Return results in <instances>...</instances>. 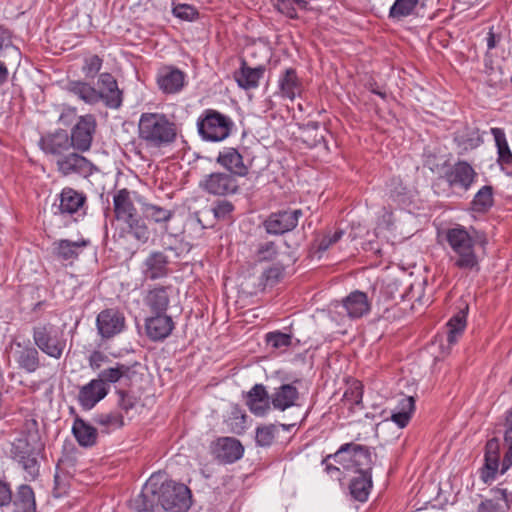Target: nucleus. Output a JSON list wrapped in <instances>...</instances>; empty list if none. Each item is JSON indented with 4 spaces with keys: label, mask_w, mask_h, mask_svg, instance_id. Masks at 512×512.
Instances as JSON below:
<instances>
[{
    "label": "nucleus",
    "mask_w": 512,
    "mask_h": 512,
    "mask_svg": "<svg viewBox=\"0 0 512 512\" xmlns=\"http://www.w3.org/2000/svg\"><path fill=\"white\" fill-rule=\"evenodd\" d=\"M445 239L451 249L450 261L455 268L465 273L480 271L478 249L484 250L488 244L485 232L456 225L446 230Z\"/></svg>",
    "instance_id": "f257e3e1"
},
{
    "label": "nucleus",
    "mask_w": 512,
    "mask_h": 512,
    "mask_svg": "<svg viewBox=\"0 0 512 512\" xmlns=\"http://www.w3.org/2000/svg\"><path fill=\"white\" fill-rule=\"evenodd\" d=\"M175 122L164 113H142L138 123V138L146 148L160 149L171 145L177 138Z\"/></svg>",
    "instance_id": "f03ea898"
},
{
    "label": "nucleus",
    "mask_w": 512,
    "mask_h": 512,
    "mask_svg": "<svg viewBox=\"0 0 512 512\" xmlns=\"http://www.w3.org/2000/svg\"><path fill=\"white\" fill-rule=\"evenodd\" d=\"M43 445L40 442L38 433L22 434L12 443L11 456L25 471V479L34 481L40 473L38 456Z\"/></svg>",
    "instance_id": "7ed1b4c3"
},
{
    "label": "nucleus",
    "mask_w": 512,
    "mask_h": 512,
    "mask_svg": "<svg viewBox=\"0 0 512 512\" xmlns=\"http://www.w3.org/2000/svg\"><path fill=\"white\" fill-rule=\"evenodd\" d=\"M233 127V120L215 109L204 110L197 120L199 135L209 142H221L227 139Z\"/></svg>",
    "instance_id": "20e7f679"
},
{
    "label": "nucleus",
    "mask_w": 512,
    "mask_h": 512,
    "mask_svg": "<svg viewBox=\"0 0 512 512\" xmlns=\"http://www.w3.org/2000/svg\"><path fill=\"white\" fill-rule=\"evenodd\" d=\"M333 456L344 469H354L356 473H371L374 465L370 448L353 442L341 445Z\"/></svg>",
    "instance_id": "39448f33"
},
{
    "label": "nucleus",
    "mask_w": 512,
    "mask_h": 512,
    "mask_svg": "<svg viewBox=\"0 0 512 512\" xmlns=\"http://www.w3.org/2000/svg\"><path fill=\"white\" fill-rule=\"evenodd\" d=\"M160 506L165 511L186 512L191 504L190 489L174 481L163 482L160 486Z\"/></svg>",
    "instance_id": "423d86ee"
},
{
    "label": "nucleus",
    "mask_w": 512,
    "mask_h": 512,
    "mask_svg": "<svg viewBox=\"0 0 512 512\" xmlns=\"http://www.w3.org/2000/svg\"><path fill=\"white\" fill-rule=\"evenodd\" d=\"M33 341L39 350L54 359H60L66 348L63 334L50 323L33 328Z\"/></svg>",
    "instance_id": "0eeeda50"
},
{
    "label": "nucleus",
    "mask_w": 512,
    "mask_h": 512,
    "mask_svg": "<svg viewBox=\"0 0 512 512\" xmlns=\"http://www.w3.org/2000/svg\"><path fill=\"white\" fill-rule=\"evenodd\" d=\"M303 216L301 209H283L272 212L264 221L263 227L270 235H283L294 230Z\"/></svg>",
    "instance_id": "6e6552de"
},
{
    "label": "nucleus",
    "mask_w": 512,
    "mask_h": 512,
    "mask_svg": "<svg viewBox=\"0 0 512 512\" xmlns=\"http://www.w3.org/2000/svg\"><path fill=\"white\" fill-rule=\"evenodd\" d=\"M76 150H70L64 156L56 160L57 171L64 177L79 175L87 178L96 170L95 165Z\"/></svg>",
    "instance_id": "1a4fd4ad"
},
{
    "label": "nucleus",
    "mask_w": 512,
    "mask_h": 512,
    "mask_svg": "<svg viewBox=\"0 0 512 512\" xmlns=\"http://www.w3.org/2000/svg\"><path fill=\"white\" fill-rule=\"evenodd\" d=\"M199 187L214 196L233 195L239 190L237 178L227 172H213L206 175L200 181Z\"/></svg>",
    "instance_id": "9d476101"
},
{
    "label": "nucleus",
    "mask_w": 512,
    "mask_h": 512,
    "mask_svg": "<svg viewBox=\"0 0 512 512\" xmlns=\"http://www.w3.org/2000/svg\"><path fill=\"white\" fill-rule=\"evenodd\" d=\"M97 122L93 114L80 116L69 135L73 149L79 152L90 150Z\"/></svg>",
    "instance_id": "9b49d317"
},
{
    "label": "nucleus",
    "mask_w": 512,
    "mask_h": 512,
    "mask_svg": "<svg viewBox=\"0 0 512 512\" xmlns=\"http://www.w3.org/2000/svg\"><path fill=\"white\" fill-rule=\"evenodd\" d=\"M96 328L98 335L104 339H111L126 328V318L117 308H106L96 317Z\"/></svg>",
    "instance_id": "f8f14e48"
},
{
    "label": "nucleus",
    "mask_w": 512,
    "mask_h": 512,
    "mask_svg": "<svg viewBox=\"0 0 512 512\" xmlns=\"http://www.w3.org/2000/svg\"><path fill=\"white\" fill-rule=\"evenodd\" d=\"M39 147L45 154L53 156L55 161L59 160L60 157L70 150H74L69 134L64 129H57L54 132L41 136Z\"/></svg>",
    "instance_id": "ddd939ff"
},
{
    "label": "nucleus",
    "mask_w": 512,
    "mask_h": 512,
    "mask_svg": "<svg viewBox=\"0 0 512 512\" xmlns=\"http://www.w3.org/2000/svg\"><path fill=\"white\" fill-rule=\"evenodd\" d=\"M500 441L493 437L486 442L484 449V464L479 470L480 479L490 485L500 472Z\"/></svg>",
    "instance_id": "4468645a"
},
{
    "label": "nucleus",
    "mask_w": 512,
    "mask_h": 512,
    "mask_svg": "<svg viewBox=\"0 0 512 512\" xmlns=\"http://www.w3.org/2000/svg\"><path fill=\"white\" fill-rule=\"evenodd\" d=\"M476 177L477 173L466 161H458L454 165H450L443 176L451 188H459L464 191L470 189Z\"/></svg>",
    "instance_id": "2eb2a0df"
},
{
    "label": "nucleus",
    "mask_w": 512,
    "mask_h": 512,
    "mask_svg": "<svg viewBox=\"0 0 512 512\" xmlns=\"http://www.w3.org/2000/svg\"><path fill=\"white\" fill-rule=\"evenodd\" d=\"M97 90L98 103L102 101L106 107L118 109L123 102V93L118 88V84L114 76L110 73H101L98 78Z\"/></svg>",
    "instance_id": "dca6fc26"
},
{
    "label": "nucleus",
    "mask_w": 512,
    "mask_h": 512,
    "mask_svg": "<svg viewBox=\"0 0 512 512\" xmlns=\"http://www.w3.org/2000/svg\"><path fill=\"white\" fill-rule=\"evenodd\" d=\"M169 258L161 251H152L144 259L141 265V272L145 280L155 281L168 276Z\"/></svg>",
    "instance_id": "f3484780"
},
{
    "label": "nucleus",
    "mask_w": 512,
    "mask_h": 512,
    "mask_svg": "<svg viewBox=\"0 0 512 512\" xmlns=\"http://www.w3.org/2000/svg\"><path fill=\"white\" fill-rule=\"evenodd\" d=\"M175 324L166 313H153L145 319V331L147 337L154 341H163L174 330Z\"/></svg>",
    "instance_id": "a211bd4d"
},
{
    "label": "nucleus",
    "mask_w": 512,
    "mask_h": 512,
    "mask_svg": "<svg viewBox=\"0 0 512 512\" xmlns=\"http://www.w3.org/2000/svg\"><path fill=\"white\" fill-rule=\"evenodd\" d=\"M186 75L173 66L163 67L157 75V84L164 94L179 93L185 86Z\"/></svg>",
    "instance_id": "6ab92c4d"
},
{
    "label": "nucleus",
    "mask_w": 512,
    "mask_h": 512,
    "mask_svg": "<svg viewBox=\"0 0 512 512\" xmlns=\"http://www.w3.org/2000/svg\"><path fill=\"white\" fill-rule=\"evenodd\" d=\"M109 387L104 386L101 380L92 379L79 389L77 400L83 410H91L98 402L106 397Z\"/></svg>",
    "instance_id": "aec40b11"
},
{
    "label": "nucleus",
    "mask_w": 512,
    "mask_h": 512,
    "mask_svg": "<svg viewBox=\"0 0 512 512\" xmlns=\"http://www.w3.org/2000/svg\"><path fill=\"white\" fill-rule=\"evenodd\" d=\"M304 90L302 80L299 78L296 69L286 68L279 76L277 94L293 101L296 97L301 96Z\"/></svg>",
    "instance_id": "412c9836"
},
{
    "label": "nucleus",
    "mask_w": 512,
    "mask_h": 512,
    "mask_svg": "<svg viewBox=\"0 0 512 512\" xmlns=\"http://www.w3.org/2000/svg\"><path fill=\"white\" fill-rule=\"evenodd\" d=\"M246 405L257 417L265 416L271 407V398L263 384H255L246 395Z\"/></svg>",
    "instance_id": "4be33fe9"
},
{
    "label": "nucleus",
    "mask_w": 512,
    "mask_h": 512,
    "mask_svg": "<svg viewBox=\"0 0 512 512\" xmlns=\"http://www.w3.org/2000/svg\"><path fill=\"white\" fill-rule=\"evenodd\" d=\"M216 162L235 178L237 176L244 177L249 172L248 167L244 164L243 156L233 147H226L219 152Z\"/></svg>",
    "instance_id": "5701e85b"
},
{
    "label": "nucleus",
    "mask_w": 512,
    "mask_h": 512,
    "mask_svg": "<svg viewBox=\"0 0 512 512\" xmlns=\"http://www.w3.org/2000/svg\"><path fill=\"white\" fill-rule=\"evenodd\" d=\"M57 212L59 214L73 215L77 213L86 203L87 197L83 192H79L72 187H65L60 192Z\"/></svg>",
    "instance_id": "b1692460"
},
{
    "label": "nucleus",
    "mask_w": 512,
    "mask_h": 512,
    "mask_svg": "<svg viewBox=\"0 0 512 512\" xmlns=\"http://www.w3.org/2000/svg\"><path fill=\"white\" fill-rule=\"evenodd\" d=\"M90 244L87 239L71 241L68 239H60L52 244V254L57 259L63 261H74L77 259L82 250Z\"/></svg>",
    "instance_id": "393cba45"
},
{
    "label": "nucleus",
    "mask_w": 512,
    "mask_h": 512,
    "mask_svg": "<svg viewBox=\"0 0 512 512\" xmlns=\"http://www.w3.org/2000/svg\"><path fill=\"white\" fill-rule=\"evenodd\" d=\"M342 306L351 319H358L370 312L371 303L366 293L355 290L342 300Z\"/></svg>",
    "instance_id": "a878e982"
},
{
    "label": "nucleus",
    "mask_w": 512,
    "mask_h": 512,
    "mask_svg": "<svg viewBox=\"0 0 512 512\" xmlns=\"http://www.w3.org/2000/svg\"><path fill=\"white\" fill-rule=\"evenodd\" d=\"M153 477L143 491L133 500V506L138 512H155L160 506V489L154 488Z\"/></svg>",
    "instance_id": "bb28decb"
},
{
    "label": "nucleus",
    "mask_w": 512,
    "mask_h": 512,
    "mask_svg": "<svg viewBox=\"0 0 512 512\" xmlns=\"http://www.w3.org/2000/svg\"><path fill=\"white\" fill-rule=\"evenodd\" d=\"M264 73V66L252 68L248 66L245 60H242L240 69L234 72V79L239 87L250 90L258 87L259 81L264 76Z\"/></svg>",
    "instance_id": "cd10ccee"
},
{
    "label": "nucleus",
    "mask_w": 512,
    "mask_h": 512,
    "mask_svg": "<svg viewBox=\"0 0 512 512\" xmlns=\"http://www.w3.org/2000/svg\"><path fill=\"white\" fill-rule=\"evenodd\" d=\"M72 433L81 447H92L96 445L98 430L79 415H76L72 425Z\"/></svg>",
    "instance_id": "c85d7f7f"
},
{
    "label": "nucleus",
    "mask_w": 512,
    "mask_h": 512,
    "mask_svg": "<svg viewBox=\"0 0 512 512\" xmlns=\"http://www.w3.org/2000/svg\"><path fill=\"white\" fill-rule=\"evenodd\" d=\"M244 453V448L239 440L233 437H222L217 440L216 454L225 463H233L239 460Z\"/></svg>",
    "instance_id": "c756f323"
},
{
    "label": "nucleus",
    "mask_w": 512,
    "mask_h": 512,
    "mask_svg": "<svg viewBox=\"0 0 512 512\" xmlns=\"http://www.w3.org/2000/svg\"><path fill=\"white\" fill-rule=\"evenodd\" d=\"M299 395L298 389L293 384H282L275 388L271 396V404L275 409L285 411L297 405Z\"/></svg>",
    "instance_id": "7c9ffc66"
},
{
    "label": "nucleus",
    "mask_w": 512,
    "mask_h": 512,
    "mask_svg": "<svg viewBox=\"0 0 512 512\" xmlns=\"http://www.w3.org/2000/svg\"><path fill=\"white\" fill-rule=\"evenodd\" d=\"M113 210L115 218L119 221L137 213V209L131 199L130 191L127 188H122L114 192Z\"/></svg>",
    "instance_id": "2f4dec72"
},
{
    "label": "nucleus",
    "mask_w": 512,
    "mask_h": 512,
    "mask_svg": "<svg viewBox=\"0 0 512 512\" xmlns=\"http://www.w3.org/2000/svg\"><path fill=\"white\" fill-rule=\"evenodd\" d=\"M169 289V286H156L147 292L144 302L152 313H166L170 303Z\"/></svg>",
    "instance_id": "473e14b6"
},
{
    "label": "nucleus",
    "mask_w": 512,
    "mask_h": 512,
    "mask_svg": "<svg viewBox=\"0 0 512 512\" xmlns=\"http://www.w3.org/2000/svg\"><path fill=\"white\" fill-rule=\"evenodd\" d=\"M137 365L136 362L133 365L116 363L114 367L102 370L97 379L101 380L104 386H108L109 383H116L123 378L131 380L135 374L134 367Z\"/></svg>",
    "instance_id": "72a5a7b5"
},
{
    "label": "nucleus",
    "mask_w": 512,
    "mask_h": 512,
    "mask_svg": "<svg viewBox=\"0 0 512 512\" xmlns=\"http://www.w3.org/2000/svg\"><path fill=\"white\" fill-rule=\"evenodd\" d=\"M145 219L155 224L166 225L175 214V211L158 204L139 201Z\"/></svg>",
    "instance_id": "f704fd0d"
},
{
    "label": "nucleus",
    "mask_w": 512,
    "mask_h": 512,
    "mask_svg": "<svg viewBox=\"0 0 512 512\" xmlns=\"http://www.w3.org/2000/svg\"><path fill=\"white\" fill-rule=\"evenodd\" d=\"M11 503H13L14 512H36L35 494L27 484H22L17 488Z\"/></svg>",
    "instance_id": "c9c22d12"
},
{
    "label": "nucleus",
    "mask_w": 512,
    "mask_h": 512,
    "mask_svg": "<svg viewBox=\"0 0 512 512\" xmlns=\"http://www.w3.org/2000/svg\"><path fill=\"white\" fill-rule=\"evenodd\" d=\"M66 90L89 105L98 103L97 89L87 82L70 80L67 82Z\"/></svg>",
    "instance_id": "e433bc0d"
},
{
    "label": "nucleus",
    "mask_w": 512,
    "mask_h": 512,
    "mask_svg": "<svg viewBox=\"0 0 512 512\" xmlns=\"http://www.w3.org/2000/svg\"><path fill=\"white\" fill-rule=\"evenodd\" d=\"M372 485L371 473H357L350 481L349 491L355 500L365 502L368 499Z\"/></svg>",
    "instance_id": "4c0bfd02"
},
{
    "label": "nucleus",
    "mask_w": 512,
    "mask_h": 512,
    "mask_svg": "<svg viewBox=\"0 0 512 512\" xmlns=\"http://www.w3.org/2000/svg\"><path fill=\"white\" fill-rule=\"evenodd\" d=\"M467 310L468 306L458 311L447 323V341L451 345L455 344L464 332Z\"/></svg>",
    "instance_id": "58836bf2"
},
{
    "label": "nucleus",
    "mask_w": 512,
    "mask_h": 512,
    "mask_svg": "<svg viewBox=\"0 0 512 512\" xmlns=\"http://www.w3.org/2000/svg\"><path fill=\"white\" fill-rule=\"evenodd\" d=\"M17 363L20 369L33 373L40 367V356L36 347L26 346L18 352Z\"/></svg>",
    "instance_id": "ea45409f"
},
{
    "label": "nucleus",
    "mask_w": 512,
    "mask_h": 512,
    "mask_svg": "<svg viewBox=\"0 0 512 512\" xmlns=\"http://www.w3.org/2000/svg\"><path fill=\"white\" fill-rule=\"evenodd\" d=\"M94 423L101 427V432L108 434L124 426V417L120 412L102 413L94 417Z\"/></svg>",
    "instance_id": "a19ab883"
},
{
    "label": "nucleus",
    "mask_w": 512,
    "mask_h": 512,
    "mask_svg": "<svg viewBox=\"0 0 512 512\" xmlns=\"http://www.w3.org/2000/svg\"><path fill=\"white\" fill-rule=\"evenodd\" d=\"M343 235L344 231L342 229H336L335 231L327 229L324 232L317 234L316 238L312 243V249L316 253H324L332 245L337 243L342 238Z\"/></svg>",
    "instance_id": "79ce46f5"
},
{
    "label": "nucleus",
    "mask_w": 512,
    "mask_h": 512,
    "mask_svg": "<svg viewBox=\"0 0 512 512\" xmlns=\"http://www.w3.org/2000/svg\"><path fill=\"white\" fill-rule=\"evenodd\" d=\"M388 197L397 206H406L411 202L410 191L403 185L402 180L393 178L388 185Z\"/></svg>",
    "instance_id": "37998d69"
},
{
    "label": "nucleus",
    "mask_w": 512,
    "mask_h": 512,
    "mask_svg": "<svg viewBox=\"0 0 512 512\" xmlns=\"http://www.w3.org/2000/svg\"><path fill=\"white\" fill-rule=\"evenodd\" d=\"M494 189L491 185L483 186L474 196L471 208L475 212H487L494 204Z\"/></svg>",
    "instance_id": "c03bdc74"
},
{
    "label": "nucleus",
    "mask_w": 512,
    "mask_h": 512,
    "mask_svg": "<svg viewBox=\"0 0 512 512\" xmlns=\"http://www.w3.org/2000/svg\"><path fill=\"white\" fill-rule=\"evenodd\" d=\"M246 419L247 415L243 410L237 405L234 406L225 420L229 432L237 435L243 434L246 429Z\"/></svg>",
    "instance_id": "a18cd8bd"
},
{
    "label": "nucleus",
    "mask_w": 512,
    "mask_h": 512,
    "mask_svg": "<svg viewBox=\"0 0 512 512\" xmlns=\"http://www.w3.org/2000/svg\"><path fill=\"white\" fill-rule=\"evenodd\" d=\"M293 336L291 333H284L279 330L266 333L265 342L275 350L285 351L292 345Z\"/></svg>",
    "instance_id": "49530a36"
},
{
    "label": "nucleus",
    "mask_w": 512,
    "mask_h": 512,
    "mask_svg": "<svg viewBox=\"0 0 512 512\" xmlns=\"http://www.w3.org/2000/svg\"><path fill=\"white\" fill-rule=\"evenodd\" d=\"M492 133L495 137L496 144L498 147V161L500 164L511 165L512 164V152L506 142L504 133L499 128H493Z\"/></svg>",
    "instance_id": "de8ad7c7"
},
{
    "label": "nucleus",
    "mask_w": 512,
    "mask_h": 512,
    "mask_svg": "<svg viewBox=\"0 0 512 512\" xmlns=\"http://www.w3.org/2000/svg\"><path fill=\"white\" fill-rule=\"evenodd\" d=\"M277 433L275 424H268L256 428L255 441L258 446L269 447L272 445Z\"/></svg>",
    "instance_id": "09e8293b"
},
{
    "label": "nucleus",
    "mask_w": 512,
    "mask_h": 512,
    "mask_svg": "<svg viewBox=\"0 0 512 512\" xmlns=\"http://www.w3.org/2000/svg\"><path fill=\"white\" fill-rule=\"evenodd\" d=\"M278 255V246L274 241H266L258 245L256 256L259 261H272Z\"/></svg>",
    "instance_id": "8fccbe9b"
},
{
    "label": "nucleus",
    "mask_w": 512,
    "mask_h": 512,
    "mask_svg": "<svg viewBox=\"0 0 512 512\" xmlns=\"http://www.w3.org/2000/svg\"><path fill=\"white\" fill-rule=\"evenodd\" d=\"M504 445L506 451L501 462L500 474H505L512 467V428L504 432Z\"/></svg>",
    "instance_id": "3c124183"
},
{
    "label": "nucleus",
    "mask_w": 512,
    "mask_h": 512,
    "mask_svg": "<svg viewBox=\"0 0 512 512\" xmlns=\"http://www.w3.org/2000/svg\"><path fill=\"white\" fill-rule=\"evenodd\" d=\"M103 59L98 55H90L84 58L82 72L87 78H94L100 71Z\"/></svg>",
    "instance_id": "603ef678"
},
{
    "label": "nucleus",
    "mask_w": 512,
    "mask_h": 512,
    "mask_svg": "<svg viewBox=\"0 0 512 512\" xmlns=\"http://www.w3.org/2000/svg\"><path fill=\"white\" fill-rule=\"evenodd\" d=\"M211 211L218 221L230 220L234 211V205L230 201L220 200L215 203Z\"/></svg>",
    "instance_id": "864d4df0"
},
{
    "label": "nucleus",
    "mask_w": 512,
    "mask_h": 512,
    "mask_svg": "<svg viewBox=\"0 0 512 512\" xmlns=\"http://www.w3.org/2000/svg\"><path fill=\"white\" fill-rule=\"evenodd\" d=\"M511 506L495 499H486L478 505L477 512H509Z\"/></svg>",
    "instance_id": "5fc2aeb1"
},
{
    "label": "nucleus",
    "mask_w": 512,
    "mask_h": 512,
    "mask_svg": "<svg viewBox=\"0 0 512 512\" xmlns=\"http://www.w3.org/2000/svg\"><path fill=\"white\" fill-rule=\"evenodd\" d=\"M173 14L175 17L186 21H193L199 15L197 9L189 4H178L173 8Z\"/></svg>",
    "instance_id": "6e6d98bb"
},
{
    "label": "nucleus",
    "mask_w": 512,
    "mask_h": 512,
    "mask_svg": "<svg viewBox=\"0 0 512 512\" xmlns=\"http://www.w3.org/2000/svg\"><path fill=\"white\" fill-rule=\"evenodd\" d=\"M363 389L360 382L355 381L344 393V400L353 405H359L362 402Z\"/></svg>",
    "instance_id": "4d7b16f0"
},
{
    "label": "nucleus",
    "mask_w": 512,
    "mask_h": 512,
    "mask_svg": "<svg viewBox=\"0 0 512 512\" xmlns=\"http://www.w3.org/2000/svg\"><path fill=\"white\" fill-rule=\"evenodd\" d=\"M3 51H8L16 58L20 57V51L12 44L11 36L6 30H0V57L3 56Z\"/></svg>",
    "instance_id": "13d9d810"
},
{
    "label": "nucleus",
    "mask_w": 512,
    "mask_h": 512,
    "mask_svg": "<svg viewBox=\"0 0 512 512\" xmlns=\"http://www.w3.org/2000/svg\"><path fill=\"white\" fill-rule=\"evenodd\" d=\"M117 395L119 396L118 406L121 410L128 413L131 409L135 407L137 403V398L134 397L132 394L124 390H118Z\"/></svg>",
    "instance_id": "bf43d9fd"
},
{
    "label": "nucleus",
    "mask_w": 512,
    "mask_h": 512,
    "mask_svg": "<svg viewBox=\"0 0 512 512\" xmlns=\"http://www.w3.org/2000/svg\"><path fill=\"white\" fill-rule=\"evenodd\" d=\"M12 502V489L10 483L0 476V507H6Z\"/></svg>",
    "instance_id": "052dcab7"
},
{
    "label": "nucleus",
    "mask_w": 512,
    "mask_h": 512,
    "mask_svg": "<svg viewBox=\"0 0 512 512\" xmlns=\"http://www.w3.org/2000/svg\"><path fill=\"white\" fill-rule=\"evenodd\" d=\"M493 498L498 502L512 504V493L508 492L506 488L495 487L491 489Z\"/></svg>",
    "instance_id": "680f3d73"
},
{
    "label": "nucleus",
    "mask_w": 512,
    "mask_h": 512,
    "mask_svg": "<svg viewBox=\"0 0 512 512\" xmlns=\"http://www.w3.org/2000/svg\"><path fill=\"white\" fill-rule=\"evenodd\" d=\"M395 410L399 412H407L412 415L415 410L414 398L411 396L401 398Z\"/></svg>",
    "instance_id": "e2e57ef3"
},
{
    "label": "nucleus",
    "mask_w": 512,
    "mask_h": 512,
    "mask_svg": "<svg viewBox=\"0 0 512 512\" xmlns=\"http://www.w3.org/2000/svg\"><path fill=\"white\" fill-rule=\"evenodd\" d=\"M106 361H108V356L101 351H93L89 356V365L94 370L99 369Z\"/></svg>",
    "instance_id": "0e129e2a"
},
{
    "label": "nucleus",
    "mask_w": 512,
    "mask_h": 512,
    "mask_svg": "<svg viewBox=\"0 0 512 512\" xmlns=\"http://www.w3.org/2000/svg\"><path fill=\"white\" fill-rule=\"evenodd\" d=\"M412 415L407 412H399L395 410L391 415V420L397 424L399 428H404L408 425Z\"/></svg>",
    "instance_id": "69168bd1"
},
{
    "label": "nucleus",
    "mask_w": 512,
    "mask_h": 512,
    "mask_svg": "<svg viewBox=\"0 0 512 512\" xmlns=\"http://www.w3.org/2000/svg\"><path fill=\"white\" fill-rule=\"evenodd\" d=\"M122 221L127 224L128 232L130 234H132L134 231H136V229L140 228V226L145 223L144 219L141 218L138 213H135Z\"/></svg>",
    "instance_id": "338daca9"
},
{
    "label": "nucleus",
    "mask_w": 512,
    "mask_h": 512,
    "mask_svg": "<svg viewBox=\"0 0 512 512\" xmlns=\"http://www.w3.org/2000/svg\"><path fill=\"white\" fill-rule=\"evenodd\" d=\"M268 284L273 285L279 281L282 276V269L279 267H270L263 273Z\"/></svg>",
    "instance_id": "774afa93"
}]
</instances>
